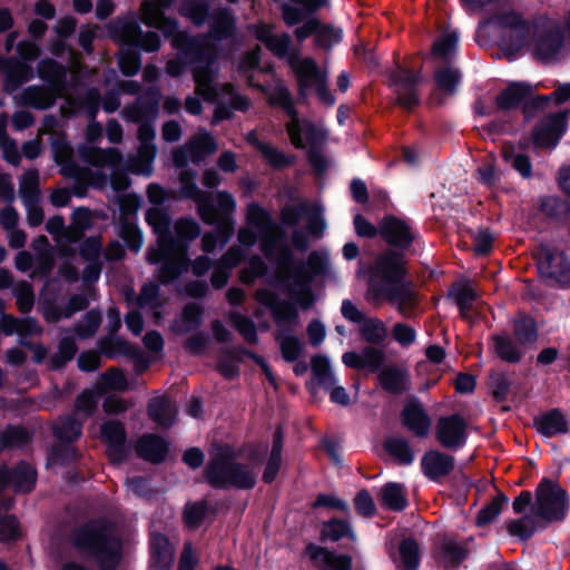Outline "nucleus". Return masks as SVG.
Segmentation results:
<instances>
[{
    "label": "nucleus",
    "instance_id": "f257e3e1",
    "mask_svg": "<svg viewBox=\"0 0 570 570\" xmlns=\"http://www.w3.org/2000/svg\"><path fill=\"white\" fill-rule=\"evenodd\" d=\"M281 240V236L263 239L262 254L271 264L277 266L283 282L293 281L298 291L291 289V295H295L302 309H309L315 302L312 283L315 277L328 273V257L325 253L313 250L306 261L297 259L289 245L278 246Z\"/></svg>",
    "mask_w": 570,
    "mask_h": 570
},
{
    "label": "nucleus",
    "instance_id": "f03ea898",
    "mask_svg": "<svg viewBox=\"0 0 570 570\" xmlns=\"http://www.w3.org/2000/svg\"><path fill=\"white\" fill-rule=\"evenodd\" d=\"M407 273L406 255L394 249L383 250L372 267V279L379 281L373 285L375 295L386 298L405 317L411 316L417 305L412 281L406 279Z\"/></svg>",
    "mask_w": 570,
    "mask_h": 570
},
{
    "label": "nucleus",
    "instance_id": "7ed1b4c3",
    "mask_svg": "<svg viewBox=\"0 0 570 570\" xmlns=\"http://www.w3.org/2000/svg\"><path fill=\"white\" fill-rule=\"evenodd\" d=\"M70 542L77 552L96 562L99 570H117L124 558V543L109 520L94 518L72 529Z\"/></svg>",
    "mask_w": 570,
    "mask_h": 570
},
{
    "label": "nucleus",
    "instance_id": "20e7f679",
    "mask_svg": "<svg viewBox=\"0 0 570 570\" xmlns=\"http://www.w3.org/2000/svg\"><path fill=\"white\" fill-rule=\"evenodd\" d=\"M196 176L194 169H187L179 174L180 187L176 193L177 200H194L197 204V214L203 223L215 226L216 230L227 238L234 233L233 213L236 209V200L228 191L219 190L216 194L215 202L210 193L198 188Z\"/></svg>",
    "mask_w": 570,
    "mask_h": 570
},
{
    "label": "nucleus",
    "instance_id": "39448f33",
    "mask_svg": "<svg viewBox=\"0 0 570 570\" xmlns=\"http://www.w3.org/2000/svg\"><path fill=\"white\" fill-rule=\"evenodd\" d=\"M203 479L215 490H253L257 484L255 471L236 461L234 449L229 444L218 446L210 454L203 470Z\"/></svg>",
    "mask_w": 570,
    "mask_h": 570
},
{
    "label": "nucleus",
    "instance_id": "423d86ee",
    "mask_svg": "<svg viewBox=\"0 0 570 570\" xmlns=\"http://www.w3.org/2000/svg\"><path fill=\"white\" fill-rule=\"evenodd\" d=\"M176 0H144L140 4V20L149 27L161 31L169 39L171 47L181 56L199 58L202 56L200 36H193L186 30H179V22L174 17L166 16Z\"/></svg>",
    "mask_w": 570,
    "mask_h": 570
},
{
    "label": "nucleus",
    "instance_id": "0eeeda50",
    "mask_svg": "<svg viewBox=\"0 0 570 570\" xmlns=\"http://www.w3.org/2000/svg\"><path fill=\"white\" fill-rule=\"evenodd\" d=\"M538 514L547 522H561L570 509L568 492L558 482L542 478L535 489Z\"/></svg>",
    "mask_w": 570,
    "mask_h": 570
},
{
    "label": "nucleus",
    "instance_id": "6e6552de",
    "mask_svg": "<svg viewBox=\"0 0 570 570\" xmlns=\"http://www.w3.org/2000/svg\"><path fill=\"white\" fill-rule=\"evenodd\" d=\"M541 278L556 281L561 287L570 288V261L564 252L548 244H539L532 252Z\"/></svg>",
    "mask_w": 570,
    "mask_h": 570
},
{
    "label": "nucleus",
    "instance_id": "1a4fd4ad",
    "mask_svg": "<svg viewBox=\"0 0 570 570\" xmlns=\"http://www.w3.org/2000/svg\"><path fill=\"white\" fill-rule=\"evenodd\" d=\"M146 258L150 265H160L156 278L164 286L174 284L190 266L189 255L174 248L149 247Z\"/></svg>",
    "mask_w": 570,
    "mask_h": 570
},
{
    "label": "nucleus",
    "instance_id": "9d476101",
    "mask_svg": "<svg viewBox=\"0 0 570 570\" xmlns=\"http://www.w3.org/2000/svg\"><path fill=\"white\" fill-rule=\"evenodd\" d=\"M390 86L396 95L395 105L407 112H412L421 104L419 86L422 82L420 71L414 72L411 68L397 63L389 72Z\"/></svg>",
    "mask_w": 570,
    "mask_h": 570
},
{
    "label": "nucleus",
    "instance_id": "9b49d317",
    "mask_svg": "<svg viewBox=\"0 0 570 570\" xmlns=\"http://www.w3.org/2000/svg\"><path fill=\"white\" fill-rule=\"evenodd\" d=\"M379 233L382 239L390 246L389 249L407 252L420 234L412 225L395 215H385L380 222Z\"/></svg>",
    "mask_w": 570,
    "mask_h": 570
},
{
    "label": "nucleus",
    "instance_id": "f8f14e48",
    "mask_svg": "<svg viewBox=\"0 0 570 570\" xmlns=\"http://www.w3.org/2000/svg\"><path fill=\"white\" fill-rule=\"evenodd\" d=\"M568 130V111L560 110L544 116L531 131L532 141L538 148L553 149Z\"/></svg>",
    "mask_w": 570,
    "mask_h": 570
},
{
    "label": "nucleus",
    "instance_id": "ddd939ff",
    "mask_svg": "<svg viewBox=\"0 0 570 570\" xmlns=\"http://www.w3.org/2000/svg\"><path fill=\"white\" fill-rule=\"evenodd\" d=\"M285 114L291 118V124L286 126L292 144L302 149L305 147L304 139L312 147L320 146L324 142L326 134L320 129L313 121L308 119L301 120L294 100H289L283 108Z\"/></svg>",
    "mask_w": 570,
    "mask_h": 570
},
{
    "label": "nucleus",
    "instance_id": "4468645a",
    "mask_svg": "<svg viewBox=\"0 0 570 570\" xmlns=\"http://www.w3.org/2000/svg\"><path fill=\"white\" fill-rule=\"evenodd\" d=\"M468 438V422L460 413L438 419L435 439L442 448L456 451L466 444Z\"/></svg>",
    "mask_w": 570,
    "mask_h": 570
},
{
    "label": "nucleus",
    "instance_id": "2eb2a0df",
    "mask_svg": "<svg viewBox=\"0 0 570 570\" xmlns=\"http://www.w3.org/2000/svg\"><path fill=\"white\" fill-rule=\"evenodd\" d=\"M36 468L20 460L13 468L0 464V492L11 488L16 493H30L37 483Z\"/></svg>",
    "mask_w": 570,
    "mask_h": 570
},
{
    "label": "nucleus",
    "instance_id": "dca6fc26",
    "mask_svg": "<svg viewBox=\"0 0 570 570\" xmlns=\"http://www.w3.org/2000/svg\"><path fill=\"white\" fill-rule=\"evenodd\" d=\"M400 421L402 426L417 439H426L430 435L432 417L416 396H410L404 402Z\"/></svg>",
    "mask_w": 570,
    "mask_h": 570
},
{
    "label": "nucleus",
    "instance_id": "f3484780",
    "mask_svg": "<svg viewBox=\"0 0 570 570\" xmlns=\"http://www.w3.org/2000/svg\"><path fill=\"white\" fill-rule=\"evenodd\" d=\"M100 434L112 463L120 464L128 460L130 449L127 445L126 428L121 421L110 420L104 422L100 426Z\"/></svg>",
    "mask_w": 570,
    "mask_h": 570
},
{
    "label": "nucleus",
    "instance_id": "a211bd4d",
    "mask_svg": "<svg viewBox=\"0 0 570 570\" xmlns=\"http://www.w3.org/2000/svg\"><path fill=\"white\" fill-rule=\"evenodd\" d=\"M420 468L429 481L442 484L455 470V458L441 450L430 449L422 455Z\"/></svg>",
    "mask_w": 570,
    "mask_h": 570
},
{
    "label": "nucleus",
    "instance_id": "6ab92c4d",
    "mask_svg": "<svg viewBox=\"0 0 570 570\" xmlns=\"http://www.w3.org/2000/svg\"><path fill=\"white\" fill-rule=\"evenodd\" d=\"M304 554L318 568V570H352L353 559L346 553H336L325 547L308 542Z\"/></svg>",
    "mask_w": 570,
    "mask_h": 570
},
{
    "label": "nucleus",
    "instance_id": "aec40b11",
    "mask_svg": "<svg viewBox=\"0 0 570 570\" xmlns=\"http://www.w3.org/2000/svg\"><path fill=\"white\" fill-rule=\"evenodd\" d=\"M247 223L257 228L261 232L259 235V249L262 250L263 239L273 238V237H282V240L278 243V246L287 245L286 244V235L285 232L274 223L272 215L267 212L263 206H261L256 202H252L247 206L246 214Z\"/></svg>",
    "mask_w": 570,
    "mask_h": 570
},
{
    "label": "nucleus",
    "instance_id": "412c9836",
    "mask_svg": "<svg viewBox=\"0 0 570 570\" xmlns=\"http://www.w3.org/2000/svg\"><path fill=\"white\" fill-rule=\"evenodd\" d=\"M257 299L261 304L269 308L277 325H294L297 323L299 313L295 303L282 299L277 293L268 289L258 291Z\"/></svg>",
    "mask_w": 570,
    "mask_h": 570
},
{
    "label": "nucleus",
    "instance_id": "4be33fe9",
    "mask_svg": "<svg viewBox=\"0 0 570 570\" xmlns=\"http://www.w3.org/2000/svg\"><path fill=\"white\" fill-rule=\"evenodd\" d=\"M202 56L194 58L191 56H184L194 66L191 69L193 79L196 86L209 85L215 81L216 70L214 63L216 62V47L205 41H200Z\"/></svg>",
    "mask_w": 570,
    "mask_h": 570
},
{
    "label": "nucleus",
    "instance_id": "5701e85b",
    "mask_svg": "<svg viewBox=\"0 0 570 570\" xmlns=\"http://www.w3.org/2000/svg\"><path fill=\"white\" fill-rule=\"evenodd\" d=\"M494 19L500 28L510 29L515 32V35L510 38L508 49L512 52L521 50L529 38L530 23L521 13L513 10L501 12L497 14Z\"/></svg>",
    "mask_w": 570,
    "mask_h": 570
},
{
    "label": "nucleus",
    "instance_id": "b1692460",
    "mask_svg": "<svg viewBox=\"0 0 570 570\" xmlns=\"http://www.w3.org/2000/svg\"><path fill=\"white\" fill-rule=\"evenodd\" d=\"M237 19L229 8L220 7L212 11L208 19V37L214 41H226L235 37Z\"/></svg>",
    "mask_w": 570,
    "mask_h": 570
},
{
    "label": "nucleus",
    "instance_id": "393cba45",
    "mask_svg": "<svg viewBox=\"0 0 570 570\" xmlns=\"http://www.w3.org/2000/svg\"><path fill=\"white\" fill-rule=\"evenodd\" d=\"M161 94L158 88L150 87L137 98L136 105L126 109L127 118L132 122L153 121L159 112Z\"/></svg>",
    "mask_w": 570,
    "mask_h": 570
},
{
    "label": "nucleus",
    "instance_id": "a878e982",
    "mask_svg": "<svg viewBox=\"0 0 570 570\" xmlns=\"http://www.w3.org/2000/svg\"><path fill=\"white\" fill-rule=\"evenodd\" d=\"M174 229L175 236L171 232L167 235L165 248L188 254L190 243L200 236V225L193 217H180L176 220Z\"/></svg>",
    "mask_w": 570,
    "mask_h": 570
},
{
    "label": "nucleus",
    "instance_id": "bb28decb",
    "mask_svg": "<svg viewBox=\"0 0 570 570\" xmlns=\"http://www.w3.org/2000/svg\"><path fill=\"white\" fill-rule=\"evenodd\" d=\"M137 455L153 464L166 461L169 453V443L163 436L155 433L142 434L136 443Z\"/></svg>",
    "mask_w": 570,
    "mask_h": 570
},
{
    "label": "nucleus",
    "instance_id": "cd10ccee",
    "mask_svg": "<svg viewBox=\"0 0 570 570\" xmlns=\"http://www.w3.org/2000/svg\"><path fill=\"white\" fill-rule=\"evenodd\" d=\"M381 389L392 395H402L411 390V377L406 368L397 365L384 366L377 373Z\"/></svg>",
    "mask_w": 570,
    "mask_h": 570
},
{
    "label": "nucleus",
    "instance_id": "c85d7f7f",
    "mask_svg": "<svg viewBox=\"0 0 570 570\" xmlns=\"http://www.w3.org/2000/svg\"><path fill=\"white\" fill-rule=\"evenodd\" d=\"M532 94V86L523 81H512L495 97L497 108L501 111L521 109Z\"/></svg>",
    "mask_w": 570,
    "mask_h": 570
},
{
    "label": "nucleus",
    "instance_id": "c756f323",
    "mask_svg": "<svg viewBox=\"0 0 570 570\" xmlns=\"http://www.w3.org/2000/svg\"><path fill=\"white\" fill-rule=\"evenodd\" d=\"M62 91L47 85H32L22 91L21 100L24 106L36 110H47L52 108Z\"/></svg>",
    "mask_w": 570,
    "mask_h": 570
},
{
    "label": "nucleus",
    "instance_id": "7c9ffc66",
    "mask_svg": "<svg viewBox=\"0 0 570 570\" xmlns=\"http://www.w3.org/2000/svg\"><path fill=\"white\" fill-rule=\"evenodd\" d=\"M0 62L7 66V72L3 78V90L7 94L14 92L21 85L35 78V70L32 66L24 61H19L12 58H0Z\"/></svg>",
    "mask_w": 570,
    "mask_h": 570
},
{
    "label": "nucleus",
    "instance_id": "2f4dec72",
    "mask_svg": "<svg viewBox=\"0 0 570 570\" xmlns=\"http://www.w3.org/2000/svg\"><path fill=\"white\" fill-rule=\"evenodd\" d=\"M37 75L47 86H52L62 92L67 89L68 69L63 63L52 58H43L38 61Z\"/></svg>",
    "mask_w": 570,
    "mask_h": 570
},
{
    "label": "nucleus",
    "instance_id": "473e14b6",
    "mask_svg": "<svg viewBox=\"0 0 570 570\" xmlns=\"http://www.w3.org/2000/svg\"><path fill=\"white\" fill-rule=\"evenodd\" d=\"M537 432L546 438L569 432V424L560 409L548 410L533 419Z\"/></svg>",
    "mask_w": 570,
    "mask_h": 570
},
{
    "label": "nucleus",
    "instance_id": "72a5a7b5",
    "mask_svg": "<svg viewBox=\"0 0 570 570\" xmlns=\"http://www.w3.org/2000/svg\"><path fill=\"white\" fill-rule=\"evenodd\" d=\"M51 149L55 163L63 165L61 174L66 177H76L78 175V166L72 161L73 149L65 132H59L51 137Z\"/></svg>",
    "mask_w": 570,
    "mask_h": 570
},
{
    "label": "nucleus",
    "instance_id": "f704fd0d",
    "mask_svg": "<svg viewBox=\"0 0 570 570\" xmlns=\"http://www.w3.org/2000/svg\"><path fill=\"white\" fill-rule=\"evenodd\" d=\"M147 415L158 426L170 429L177 417V409L166 396H156L148 401Z\"/></svg>",
    "mask_w": 570,
    "mask_h": 570
},
{
    "label": "nucleus",
    "instance_id": "c9c22d12",
    "mask_svg": "<svg viewBox=\"0 0 570 570\" xmlns=\"http://www.w3.org/2000/svg\"><path fill=\"white\" fill-rule=\"evenodd\" d=\"M78 153L82 161L98 168L106 166L115 167L122 160L121 153L115 147L102 149L97 146L83 145L79 147Z\"/></svg>",
    "mask_w": 570,
    "mask_h": 570
},
{
    "label": "nucleus",
    "instance_id": "e433bc0d",
    "mask_svg": "<svg viewBox=\"0 0 570 570\" xmlns=\"http://www.w3.org/2000/svg\"><path fill=\"white\" fill-rule=\"evenodd\" d=\"M564 36L559 27L543 32L535 41L534 56L540 60L548 62L559 55L563 47Z\"/></svg>",
    "mask_w": 570,
    "mask_h": 570
},
{
    "label": "nucleus",
    "instance_id": "4c0bfd02",
    "mask_svg": "<svg viewBox=\"0 0 570 570\" xmlns=\"http://www.w3.org/2000/svg\"><path fill=\"white\" fill-rule=\"evenodd\" d=\"M82 430L83 421L73 413L59 415L52 425V434L61 443L78 441L82 435Z\"/></svg>",
    "mask_w": 570,
    "mask_h": 570
},
{
    "label": "nucleus",
    "instance_id": "58836bf2",
    "mask_svg": "<svg viewBox=\"0 0 570 570\" xmlns=\"http://www.w3.org/2000/svg\"><path fill=\"white\" fill-rule=\"evenodd\" d=\"M150 561L157 570H170L174 550L169 539L163 533H154L150 539Z\"/></svg>",
    "mask_w": 570,
    "mask_h": 570
},
{
    "label": "nucleus",
    "instance_id": "ea45409f",
    "mask_svg": "<svg viewBox=\"0 0 570 570\" xmlns=\"http://www.w3.org/2000/svg\"><path fill=\"white\" fill-rule=\"evenodd\" d=\"M513 335L520 346L534 344L539 338L537 321L529 314L520 312L512 322Z\"/></svg>",
    "mask_w": 570,
    "mask_h": 570
},
{
    "label": "nucleus",
    "instance_id": "a19ab883",
    "mask_svg": "<svg viewBox=\"0 0 570 570\" xmlns=\"http://www.w3.org/2000/svg\"><path fill=\"white\" fill-rule=\"evenodd\" d=\"M145 220L157 235V247L165 249L167 235L170 233L171 218L169 214L159 207H150L145 213Z\"/></svg>",
    "mask_w": 570,
    "mask_h": 570
},
{
    "label": "nucleus",
    "instance_id": "79ce46f5",
    "mask_svg": "<svg viewBox=\"0 0 570 570\" xmlns=\"http://www.w3.org/2000/svg\"><path fill=\"white\" fill-rule=\"evenodd\" d=\"M100 353L109 360L119 355L140 358L141 352L120 336L110 335L99 341Z\"/></svg>",
    "mask_w": 570,
    "mask_h": 570
},
{
    "label": "nucleus",
    "instance_id": "37998d69",
    "mask_svg": "<svg viewBox=\"0 0 570 570\" xmlns=\"http://www.w3.org/2000/svg\"><path fill=\"white\" fill-rule=\"evenodd\" d=\"M343 538H347L352 541L356 540V535L352 529L351 523L347 520L333 517L327 521H324L320 531V541L337 542Z\"/></svg>",
    "mask_w": 570,
    "mask_h": 570
},
{
    "label": "nucleus",
    "instance_id": "c03bdc74",
    "mask_svg": "<svg viewBox=\"0 0 570 570\" xmlns=\"http://www.w3.org/2000/svg\"><path fill=\"white\" fill-rule=\"evenodd\" d=\"M306 66L309 69L308 78H312V87H315V92L320 101L327 107L334 106L336 99L328 88L326 72L320 69L313 58H306Z\"/></svg>",
    "mask_w": 570,
    "mask_h": 570
},
{
    "label": "nucleus",
    "instance_id": "a18cd8bd",
    "mask_svg": "<svg viewBox=\"0 0 570 570\" xmlns=\"http://www.w3.org/2000/svg\"><path fill=\"white\" fill-rule=\"evenodd\" d=\"M492 341L494 353L501 361L517 364L522 360L524 352L510 335L495 334L492 336Z\"/></svg>",
    "mask_w": 570,
    "mask_h": 570
},
{
    "label": "nucleus",
    "instance_id": "49530a36",
    "mask_svg": "<svg viewBox=\"0 0 570 570\" xmlns=\"http://www.w3.org/2000/svg\"><path fill=\"white\" fill-rule=\"evenodd\" d=\"M178 13L194 26L202 27L212 14L209 0H183Z\"/></svg>",
    "mask_w": 570,
    "mask_h": 570
},
{
    "label": "nucleus",
    "instance_id": "de8ad7c7",
    "mask_svg": "<svg viewBox=\"0 0 570 570\" xmlns=\"http://www.w3.org/2000/svg\"><path fill=\"white\" fill-rule=\"evenodd\" d=\"M19 195L23 204L40 203V174L37 168H29L19 178Z\"/></svg>",
    "mask_w": 570,
    "mask_h": 570
},
{
    "label": "nucleus",
    "instance_id": "09e8293b",
    "mask_svg": "<svg viewBox=\"0 0 570 570\" xmlns=\"http://www.w3.org/2000/svg\"><path fill=\"white\" fill-rule=\"evenodd\" d=\"M312 382L323 390H330L336 384V377L331 368L330 360L322 354L314 355L311 360Z\"/></svg>",
    "mask_w": 570,
    "mask_h": 570
},
{
    "label": "nucleus",
    "instance_id": "8fccbe9b",
    "mask_svg": "<svg viewBox=\"0 0 570 570\" xmlns=\"http://www.w3.org/2000/svg\"><path fill=\"white\" fill-rule=\"evenodd\" d=\"M383 445L384 450L397 462V464L407 466L414 462V450L405 438H386Z\"/></svg>",
    "mask_w": 570,
    "mask_h": 570
},
{
    "label": "nucleus",
    "instance_id": "3c124183",
    "mask_svg": "<svg viewBox=\"0 0 570 570\" xmlns=\"http://www.w3.org/2000/svg\"><path fill=\"white\" fill-rule=\"evenodd\" d=\"M381 505L401 512L407 507L405 488L397 482H387L381 490Z\"/></svg>",
    "mask_w": 570,
    "mask_h": 570
},
{
    "label": "nucleus",
    "instance_id": "603ef678",
    "mask_svg": "<svg viewBox=\"0 0 570 570\" xmlns=\"http://www.w3.org/2000/svg\"><path fill=\"white\" fill-rule=\"evenodd\" d=\"M141 33L142 29L135 18L117 20L111 28L112 37L126 47L135 46Z\"/></svg>",
    "mask_w": 570,
    "mask_h": 570
},
{
    "label": "nucleus",
    "instance_id": "864d4df0",
    "mask_svg": "<svg viewBox=\"0 0 570 570\" xmlns=\"http://www.w3.org/2000/svg\"><path fill=\"white\" fill-rule=\"evenodd\" d=\"M400 570H417L421 562L420 546L413 537L403 538L399 544Z\"/></svg>",
    "mask_w": 570,
    "mask_h": 570
},
{
    "label": "nucleus",
    "instance_id": "5fc2aeb1",
    "mask_svg": "<svg viewBox=\"0 0 570 570\" xmlns=\"http://www.w3.org/2000/svg\"><path fill=\"white\" fill-rule=\"evenodd\" d=\"M433 79L438 90L452 96L458 91L462 73L455 67L444 66L434 71Z\"/></svg>",
    "mask_w": 570,
    "mask_h": 570
},
{
    "label": "nucleus",
    "instance_id": "6e6d98bb",
    "mask_svg": "<svg viewBox=\"0 0 570 570\" xmlns=\"http://www.w3.org/2000/svg\"><path fill=\"white\" fill-rule=\"evenodd\" d=\"M205 309L202 304L196 302H190L185 304L181 309V325L177 330L180 334L190 333L197 331L204 321Z\"/></svg>",
    "mask_w": 570,
    "mask_h": 570
},
{
    "label": "nucleus",
    "instance_id": "4d7b16f0",
    "mask_svg": "<svg viewBox=\"0 0 570 570\" xmlns=\"http://www.w3.org/2000/svg\"><path fill=\"white\" fill-rule=\"evenodd\" d=\"M78 346L73 337L66 336L58 342V352L49 360V368L51 371H60L66 364L73 360Z\"/></svg>",
    "mask_w": 570,
    "mask_h": 570
},
{
    "label": "nucleus",
    "instance_id": "13d9d810",
    "mask_svg": "<svg viewBox=\"0 0 570 570\" xmlns=\"http://www.w3.org/2000/svg\"><path fill=\"white\" fill-rule=\"evenodd\" d=\"M118 236L131 252L137 253L142 246V233L128 217H119Z\"/></svg>",
    "mask_w": 570,
    "mask_h": 570
},
{
    "label": "nucleus",
    "instance_id": "bf43d9fd",
    "mask_svg": "<svg viewBox=\"0 0 570 570\" xmlns=\"http://www.w3.org/2000/svg\"><path fill=\"white\" fill-rule=\"evenodd\" d=\"M508 502L509 498L503 492H499L489 503L480 509L475 517V524L482 528L492 523Z\"/></svg>",
    "mask_w": 570,
    "mask_h": 570
},
{
    "label": "nucleus",
    "instance_id": "052dcab7",
    "mask_svg": "<svg viewBox=\"0 0 570 570\" xmlns=\"http://www.w3.org/2000/svg\"><path fill=\"white\" fill-rule=\"evenodd\" d=\"M232 326L239 333L243 340L249 344L255 345L258 343V334L255 322L239 312H232L229 315Z\"/></svg>",
    "mask_w": 570,
    "mask_h": 570
},
{
    "label": "nucleus",
    "instance_id": "680f3d73",
    "mask_svg": "<svg viewBox=\"0 0 570 570\" xmlns=\"http://www.w3.org/2000/svg\"><path fill=\"white\" fill-rule=\"evenodd\" d=\"M223 357L217 363V371L226 380H234L239 376L238 363L243 362L242 353L238 352V346L233 350H223Z\"/></svg>",
    "mask_w": 570,
    "mask_h": 570
},
{
    "label": "nucleus",
    "instance_id": "e2e57ef3",
    "mask_svg": "<svg viewBox=\"0 0 570 570\" xmlns=\"http://www.w3.org/2000/svg\"><path fill=\"white\" fill-rule=\"evenodd\" d=\"M440 549L444 561L451 567H459L469 557V549L452 539L445 538Z\"/></svg>",
    "mask_w": 570,
    "mask_h": 570
},
{
    "label": "nucleus",
    "instance_id": "0e129e2a",
    "mask_svg": "<svg viewBox=\"0 0 570 570\" xmlns=\"http://www.w3.org/2000/svg\"><path fill=\"white\" fill-rule=\"evenodd\" d=\"M507 530L511 537L527 542L534 535L537 523L532 517L523 515L519 519L507 521Z\"/></svg>",
    "mask_w": 570,
    "mask_h": 570
},
{
    "label": "nucleus",
    "instance_id": "69168bd1",
    "mask_svg": "<svg viewBox=\"0 0 570 570\" xmlns=\"http://www.w3.org/2000/svg\"><path fill=\"white\" fill-rule=\"evenodd\" d=\"M360 334L365 342L380 345L386 336V327L381 320L367 317L360 326Z\"/></svg>",
    "mask_w": 570,
    "mask_h": 570
},
{
    "label": "nucleus",
    "instance_id": "338daca9",
    "mask_svg": "<svg viewBox=\"0 0 570 570\" xmlns=\"http://www.w3.org/2000/svg\"><path fill=\"white\" fill-rule=\"evenodd\" d=\"M118 67L125 77L137 75L141 68V56L135 47H126L118 57Z\"/></svg>",
    "mask_w": 570,
    "mask_h": 570
},
{
    "label": "nucleus",
    "instance_id": "774afa93",
    "mask_svg": "<svg viewBox=\"0 0 570 570\" xmlns=\"http://www.w3.org/2000/svg\"><path fill=\"white\" fill-rule=\"evenodd\" d=\"M342 40L343 30L341 28H335L332 24L322 22L318 31H316V36L314 37L315 46L324 50L332 49L333 46L340 43Z\"/></svg>",
    "mask_w": 570,
    "mask_h": 570
}]
</instances>
